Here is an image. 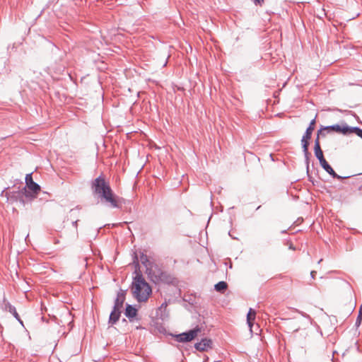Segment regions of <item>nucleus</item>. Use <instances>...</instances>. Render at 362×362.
<instances>
[{
	"mask_svg": "<svg viewBox=\"0 0 362 362\" xmlns=\"http://www.w3.org/2000/svg\"><path fill=\"white\" fill-rule=\"evenodd\" d=\"M133 264L135 268V276L132 281L134 297L139 303L146 302L151 294L152 290L140 271L139 261L136 252L134 253Z\"/></svg>",
	"mask_w": 362,
	"mask_h": 362,
	"instance_id": "f257e3e1",
	"label": "nucleus"
},
{
	"mask_svg": "<svg viewBox=\"0 0 362 362\" xmlns=\"http://www.w3.org/2000/svg\"><path fill=\"white\" fill-rule=\"evenodd\" d=\"M91 189L93 194L110 204L112 208H121L120 202L122 199L118 198L112 192L110 184L103 175H100L91 182Z\"/></svg>",
	"mask_w": 362,
	"mask_h": 362,
	"instance_id": "f03ea898",
	"label": "nucleus"
},
{
	"mask_svg": "<svg viewBox=\"0 0 362 362\" xmlns=\"http://www.w3.org/2000/svg\"><path fill=\"white\" fill-rule=\"evenodd\" d=\"M5 193V196L7 198V200L11 202H19L23 204H25L24 198H28V197H31L29 190L26 189V187H23L21 190L18 191H11V192H6L3 190L1 192V195Z\"/></svg>",
	"mask_w": 362,
	"mask_h": 362,
	"instance_id": "7ed1b4c3",
	"label": "nucleus"
},
{
	"mask_svg": "<svg viewBox=\"0 0 362 362\" xmlns=\"http://www.w3.org/2000/svg\"><path fill=\"white\" fill-rule=\"evenodd\" d=\"M146 273L147 274L151 281L154 283L163 281L167 276L166 273L164 272L160 268V267L155 263H153L150 267L147 268Z\"/></svg>",
	"mask_w": 362,
	"mask_h": 362,
	"instance_id": "20e7f679",
	"label": "nucleus"
},
{
	"mask_svg": "<svg viewBox=\"0 0 362 362\" xmlns=\"http://www.w3.org/2000/svg\"><path fill=\"white\" fill-rule=\"evenodd\" d=\"M201 327L197 325L194 328L187 332L177 334H170V335L174 337L177 342H189L196 338L198 334L201 332Z\"/></svg>",
	"mask_w": 362,
	"mask_h": 362,
	"instance_id": "39448f33",
	"label": "nucleus"
},
{
	"mask_svg": "<svg viewBox=\"0 0 362 362\" xmlns=\"http://www.w3.org/2000/svg\"><path fill=\"white\" fill-rule=\"evenodd\" d=\"M25 186L27 190L30 191L31 197H28V199H33L36 197L37 194L40 191V186L33 181L32 174H27L25 176Z\"/></svg>",
	"mask_w": 362,
	"mask_h": 362,
	"instance_id": "423d86ee",
	"label": "nucleus"
},
{
	"mask_svg": "<svg viewBox=\"0 0 362 362\" xmlns=\"http://www.w3.org/2000/svg\"><path fill=\"white\" fill-rule=\"evenodd\" d=\"M325 129L327 134L334 132L343 135H349L350 127L345 122H341V124L325 126Z\"/></svg>",
	"mask_w": 362,
	"mask_h": 362,
	"instance_id": "0eeeda50",
	"label": "nucleus"
},
{
	"mask_svg": "<svg viewBox=\"0 0 362 362\" xmlns=\"http://www.w3.org/2000/svg\"><path fill=\"white\" fill-rule=\"evenodd\" d=\"M310 139H311V137L306 136L303 135L301 139V141H300L302 150H303V152L304 154V158H305V166L307 167L308 170V167L310 165V157L311 156V154L308 150Z\"/></svg>",
	"mask_w": 362,
	"mask_h": 362,
	"instance_id": "6e6552de",
	"label": "nucleus"
},
{
	"mask_svg": "<svg viewBox=\"0 0 362 362\" xmlns=\"http://www.w3.org/2000/svg\"><path fill=\"white\" fill-rule=\"evenodd\" d=\"M320 164L321 167L333 178L337 180H343L350 177V176L342 177L337 174L336 172L332 168V166L326 160V159L320 162Z\"/></svg>",
	"mask_w": 362,
	"mask_h": 362,
	"instance_id": "1a4fd4ad",
	"label": "nucleus"
},
{
	"mask_svg": "<svg viewBox=\"0 0 362 362\" xmlns=\"http://www.w3.org/2000/svg\"><path fill=\"white\" fill-rule=\"evenodd\" d=\"M196 350L199 351H206L212 348V341L210 339L204 338L199 342L194 344Z\"/></svg>",
	"mask_w": 362,
	"mask_h": 362,
	"instance_id": "9d476101",
	"label": "nucleus"
},
{
	"mask_svg": "<svg viewBox=\"0 0 362 362\" xmlns=\"http://www.w3.org/2000/svg\"><path fill=\"white\" fill-rule=\"evenodd\" d=\"M126 291L122 289L117 293V298L115 300L114 306L112 308L119 310L123 308L124 302L125 300Z\"/></svg>",
	"mask_w": 362,
	"mask_h": 362,
	"instance_id": "9b49d317",
	"label": "nucleus"
},
{
	"mask_svg": "<svg viewBox=\"0 0 362 362\" xmlns=\"http://www.w3.org/2000/svg\"><path fill=\"white\" fill-rule=\"evenodd\" d=\"M1 308L3 310L8 311L10 313H11L16 319H18V313H17L16 308L13 305H12L6 299V298H4L1 303Z\"/></svg>",
	"mask_w": 362,
	"mask_h": 362,
	"instance_id": "f8f14e48",
	"label": "nucleus"
},
{
	"mask_svg": "<svg viewBox=\"0 0 362 362\" xmlns=\"http://www.w3.org/2000/svg\"><path fill=\"white\" fill-rule=\"evenodd\" d=\"M124 315L130 322H132L134 318L138 315V310L135 306L127 303L124 310Z\"/></svg>",
	"mask_w": 362,
	"mask_h": 362,
	"instance_id": "ddd939ff",
	"label": "nucleus"
},
{
	"mask_svg": "<svg viewBox=\"0 0 362 362\" xmlns=\"http://www.w3.org/2000/svg\"><path fill=\"white\" fill-rule=\"evenodd\" d=\"M121 313V310L112 308L109 317L108 323L112 325H115L119 320Z\"/></svg>",
	"mask_w": 362,
	"mask_h": 362,
	"instance_id": "4468645a",
	"label": "nucleus"
},
{
	"mask_svg": "<svg viewBox=\"0 0 362 362\" xmlns=\"http://www.w3.org/2000/svg\"><path fill=\"white\" fill-rule=\"evenodd\" d=\"M256 316V312L255 310L250 308L247 315V322L250 329H252V326L253 325Z\"/></svg>",
	"mask_w": 362,
	"mask_h": 362,
	"instance_id": "2eb2a0df",
	"label": "nucleus"
},
{
	"mask_svg": "<svg viewBox=\"0 0 362 362\" xmlns=\"http://www.w3.org/2000/svg\"><path fill=\"white\" fill-rule=\"evenodd\" d=\"M315 124H316V118L315 117L310 122V124H309L308 127H307L303 135H305L306 136L312 137L313 132L315 127Z\"/></svg>",
	"mask_w": 362,
	"mask_h": 362,
	"instance_id": "dca6fc26",
	"label": "nucleus"
},
{
	"mask_svg": "<svg viewBox=\"0 0 362 362\" xmlns=\"http://www.w3.org/2000/svg\"><path fill=\"white\" fill-rule=\"evenodd\" d=\"M139 258L141 264L146 267V270L148 267H150L153 263L148 259V256L143 252H140Z\"/></svg>",
	"mask_w": 362,
	"mask_h": 362,
	"instance_id": "f3484780",
	"label": "nucleus"
},
{
	"mask_svg": "<svg viewBox=\"0 0 362 362\" xmlns=\"http://www.w3.org/2000/svg\"><path fill=\"white\" fill-rule=\"evenodd\" d=\"M228 288V284L226 281H221L215 284L214 289L217 292L224 293Z\"/></svg>",
	"mask_w": 362,
	"mask_h": 362,
	"instance_id": "a211bd4d",
	"label": "nucleus"
},
{
	"mask_svg": "<svg viewBox=\"0 0 362 362\" xmlns=\"http://www.w3.org/2000/svg\"><path fill=\"white\" fill-rule=\"evenodd\" d=\"M314 153L315 157L318 159L319 162H322L325 160L323 151L321 147H314Z\"/></svg>",
	"mask_w": 362,
	"mask_h": 362,
	"instance_id": "6ab92c4d",
	"label": "nucleus"
},
{
	"mask_svg": "<svg viewBox=\"0 0 362 362\" xmlns=\"http://www.w3.org/2000/svg\"><path fill=\"white\" fill-rule=\"evenodd\" d=\"M52 53L56 56L59 55V60H62L63 57L66 54V51H62L60 47L58 46L54 47V48L52 49Z\"/></svg>",
	"mask_w": 362,
	"mask_h": 362,
	"instance_id": "aec40b11",
	"label": "nucleus"
},
{
	"mask_svg": "<svg viewBox=\"0 0 362 362\" xmlns=\"http://www.w3.org/2000/svg\"><path fill=\"white\" fill-rule=\"evenodd\" d=\"M356 134L358 137L362 139V129L358 127H350L349 134Z\"/></svg>",
	"mask_w": 362,
	"mask_h": 362,
	"instance_id": "412c9836",
	"label": "nucleus"
},
{
	"mask_svg": "<svg viewBox=\"0 0 362 362\" xmlns=\"http://www.w3.org/2000/svg\"><path fill=\"white\" fill-rule=\"evenodd\" d=\"M306 173H307L308 180L310 182H312L313 185H316V184L318 183V182L315 180L314 178L310 175V166L308 167V169L306 168Z\"/></svg>",
	"mask_w": 362,
	"mask_h": 362,
	"instance_id": "4be33fe9",
	"label": "nucleus"
},
{
	"mask_svg": "<svg viewBox=\"0 0 362 362\" xmlns=\"http://www.w3.org/2000/svg\"><path fill=\"white\" fill-rule=\"evenodd\" d=\"M79 220L78 219H76L75 221H73L71 224L73 226V227L75 228V235H76V237L78 238V223Z\"/></svg>",
	"mask_w": 362,
	"mask_h": 362,
	"instance_id": "5701e85b",
	"label": "nucleus"
},
{
	"mask_svg": "<svg viewBox=\"0 0 362 362\" xmlns=\"http://www.w3.org/2000/svg\"><path fill=\"white\" fill-rule=\"evenodd\" d=\"M325 126H321V127L317 132V136H322L323 137L325 136L326 134L324 132L326 131V129H325Z\"/></svg>",
	"mask_w": 362,
	"mask_h": 362,
	"instance_id": "b1692460",
	"label": "nucleus"
},
{
	"mask_svg": "<svg viewBox=\"0 0 362 362\" xmlns=\"http://www.w3.org/2000/svg\"><path fill=\"white\" fill-rule=\"evenodd\" d=\"M361 322H362V313H358V317H357L356 322H355V326L356 327H358L361 325Z\"/></svg>",
	"mask_w": 362,
	"mask_h": 362,
	"instance_id": "393cba45",
	"label": "nucleus"
},
{
	"mask_svg": "<svg viewBox=\"0 0 362 362\" xmlns=\"http://www.w3.org/2000/svg\"><path fill=\"white\" fill-rule=\"evenodd\" d=\"M80 209H81V208H80V206H76V207H75L74 209H71L70 210V211H69L70 216H71H71H76L75 214H76V212L77 211H79V210H80Z\"/></svg>",
	"mask_w": 362,
	"mask_h": 362,
	"instance_id": "a878e982",
	"label": "nucleus"
},
{
	"mask_svg": "<svg viewBox=\"0 0 362 362\" xmlns=\"http://www.w3.org/2000/svg\"><path fill=\"white\" fill-rule=\"evenodd\" d=\"M320 136H316V138L315 139L314 147H321L320 142Z\"/></svg>",
	"mask_w": 362,
	"mask_h": 362,
	"instance_id": "bb28decb",
	"label": "nucleus"
},
{
	"mask_svg": "<svg viewBox=\"0 0 362 362\" xmlns=\"http://www.w3.org/2000/svg\"><path fill=\"white\" fill-rule=\"evenodd\" d=\"M256 6H262L264 0H251Z\"/></svg>",
	"mask_w": 362,
	"mask_h": 362,
	"instance_id": "cd10ccee",
	"label": "nucleus"
},
{
	"mask_svg": "<svg viewBox=\"0 0 362 362\" xmlns=\"http://www.w3.org/2000/svg\"><path fill=\"white\" fill-rule=\"evenodd\" d=\"M298 312L299 313H300V314H301V315H302V316H303L304 317H306V318H308V319H309V320H311V317H310V315H308V314H306V313H303V312H301V311H298Z\"/></svg>",
	"mask_w": 362,
	"mask_h": 362,
	"instance_id": "c85d7f7f",
	"label": "nucleus"
},
{
	"mask_svg": "<svg viewBox=\"0 0 362 362\" xmlns=\"http://www.w3.org/2000/svg\"><path fill=\"white\" fill-rule=\"evenodd\" d=\"M167 307V303L164 302L161 304L160 309L165 308Z\"/></svg>",
	"mask_w": 362,
	"mask_h": 362,
	"instance_id": "c756f323",
	"label": "nucleus"
},
{
	"mask_svg": "<svg viewBox=\"0 0 362 362\" xmlns=\"http://www.w3.org/2000/svg\"><path fill=\"white\" fill-rule=\"evenodd\" d=\"M315 274H316V272H315V271H312V272H310V275H311V277H312L313 279H314V278H315Z\"/></svg>",
	"mask_w": 362,
	"mask_h": 362,
	"instance_id": "7c9ffc66",
	"label": "nucleus"
},
{
	"mask_svg": "<svg viewBox=\"0 0 362 362\" xmlns=\"http://www.w3.org/2000/svg\"><path fill=\"white\" fill-rule=\"evenodd\" d=\"M59 0H49V4H57Z\"/></svg>",
	"mask_w": 362,
	"mask_h": 362,
	"instance_id": "2f4dec72",
	"label": "nucleus"
},
{
	"mask_svg": "<svg viewBox=\"0 0 362 362\" xmlns=\"http://www.w3.org/2000/svg\"><path fill=\"white\" fill-rule=\"evenodd\" d=\"M288 247H289L290 250H296V248L293 246V245L291 243L289 245Z\"/></svg>",
	"mask_w": 362,
	"mask_h": 362,
	"instance_id": "473e14b6",
	"label": "nucleus"
},
{
	"mask_svg": "<svg viewBox=\"0 0 362 362\" xmlns=\"http://www.w3.org/2000/svg\"><path fill=\"white\" fill-rule=\"evenodd\" d=\"M22 325H23V321L21 320L20 316L18 315V319H16Z\"/></svg>",
	"mask_w": 362,
	"mask_h": 362,
	"instance_id": "72a5a7b5",
	"label": "nucleus"
},
{
	"mask_svg": "<svg viewBox=\"0 0 362 362\" xmlns=\"http://www.w3.org/2000/svg\"><path fill=\"white\" fill-rule=\"evenodd\" d=\"M55 244H57L59 243V240H56L55 242H54Z\"/></svg>",
	"mask_w": 362,
	"mask_h": 362,
	"instance_id": "f704fd0d",
	"label": "nucleus"
},
{
	"mask_svg": "<svg viewBox=\"0 0 362 362\" xmlns=\"http://www.w3.org/2000/svg\"><path fill=\"white\" fill-rule=\"evenodd\" d=\"M123 322H125L127 320L125 319H123Z\"/></svg>",
	"mask_w": 362,
	"mask_h": 362,
	"instance_id": "c9c22d12",
	"label": "nucleus"
}]
</instances>
